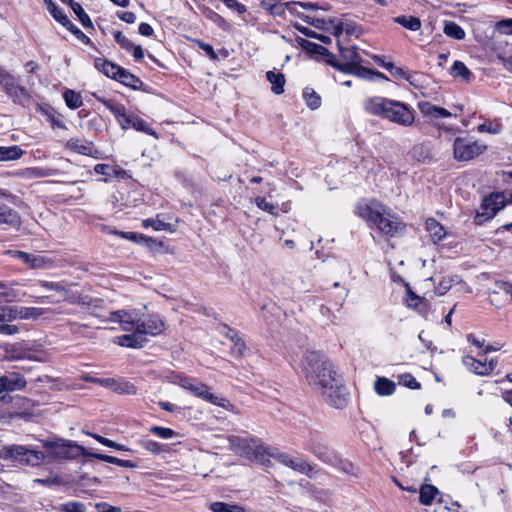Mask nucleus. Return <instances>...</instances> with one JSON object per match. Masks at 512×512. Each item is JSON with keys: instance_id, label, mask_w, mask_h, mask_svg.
I'll return each mask as SVG.
<instances>
[{"instance_id": "f257e3e1", "label": "nucleus", "mask_w": 512, "mask_h": 512, "mask_svg": "<svg viewBox=\"0 0 512 512\" xmlns=\"http://www.w3.org/2000/svg\"><path fill=\"white\" fill-rule=\"evenodd\" d=\"M301 369L308 385L323 401L336 409L348 403V393L334 364L322 353L307 351L301 360Z\"/></svg>"}, {"instance_id": "f03ea898", "label": "nucleus", "mask_w": 512, "mask_h": 512, "mask_svg": "<svg viewBox=\"0 0 512 512\" xmlns=\"http://www.w3.org/2000/svg\"><path fill=\"white\" fill-rule=\"evenodd\" d=\"M357 210L359 217L364 219L371 229H377L383 235L396 237L405 231V223L392 212L391 208L377 200L360 204Z\"/></svg>"}, {"instance_id": "7ed1b4c3", "label": "nucleus", "mask_w": 512, "mask_h": 512, "mask_svg": "<svg viewBox=\"0 0 512 512\" xmlns=\"http://www.w3.org/2000/svg\"><path fill=\"white\" fill-rule=\"evenodd\" d=\"M363 107L370 115L404 127L411 126L415 119L414 111L405 103L380 96L366 99Z\"/></svg>"}, {"instance_id": "20e7f679", "label": "nucleus", "mask_w": 512, "mask_h": 512, "mask_svg": "<svg viewBox=\"0 0 512 512\" xmlns=\"http://www.w3.org/2000/svg\"><path fill=\"white\" fill-rule=\"evenodd\" d=\"M42 447L46 450V458L53 460H74L79 456L93 458L94 455V452L82 445L65 439L42 440Z\"/></svg>"}, {"instance_id": "39448f33", "label": "nucleus", "mask_w": 512, "mask_h": 512, "mask_svg": "<svg viewBox=\"0 0 512 512\" xmlns=\"http://www.w3.org/2000/svg\"><path fill=\"white\" fill-rule=\"evenodd\" d=\"M228 440L234 453L249 460L263 463L266 455L274 456V449L264 447L257 438L230 436Z\"/></svg>"}, {"instance_id": "423d86ee", "label": "nucleus", "mask_w": 512, "mask_h": 512, "mask_svg": "<svg viewBox=\"0 0 512 512\" xmlns=\"http://www.w3.org/2000/svg\"><path fill=\"white\" fill-rule=\"evenodd\" d=\"M300 6L304 9L309 10H327V7L319 6L316 3L312 2H299V1H289V2H281V0L277 3V5H274L272 10L270 11V14L272 16H284L285 11L288 10L291 14L296 15L297 17L301 18L306 23L314 26L317 29H324L326 21L322 18H318L316 16H312L310 14H305L303 12L297 11L296 7Z\"/></svg>"}, {"instance_id": "0eeeda50", "label": "nucleus", "mask_w": 512, "mask_h": 512, "mask_svg": "<svg viewBox=\"0 0 512 512\" xmlns=\"http://www.w3.org/2000/svg\"><path fill=\"white\" fill-rule=\"evenodd\" d=\"M102 103L113 113L123 129L134 128L137 131L157 137L156 132L145 120L132 113H127L124 105L111 100H102Z\"/></svg>"}, {"instance_id": "6e6552de", "label": "nucleus", "mask_w": 512, "mask_h": 512, "mask_svg": "<svg viewBox=\"0 0 512 512\" xmlns=\"http://www.w3.org/2000/svg\"><path fill=\"white\" fill-rule=\"evenodd\" d=\"M305 449L311 452L319 460L330 465H336L339 462V456L329 446L327 437L318 431L309 432Z\"/></svg>"}, {"instance_id": "1a4fd4ad", "label": "nucleus", "mask_w": 512, "mask_h": 512, "mask_svg": "<svg viewBox=\"0 0 512 512\" xmlns=\"http://www.w3.org/2000/svg\"><path fill=\"white\" fill-rule=\"evenodd\" d=\"M179 384L182 388L188 390L194 396L201 398L213 405L226 409L231 405L226 398L219 397L211 393L209 387L197 379L184 377L180 379Z\"/></svg>"}, {"instance_id": "9d476101", "label": "nucleus", "mask_w": 512, "mask_h": 512, "mask_svg": "<svg viewBox=\"0 0 512 512\" xmlns=\"http://www.w3.org/2000/svg\"><path fill=\"white\" fill-rule=\"evenodd\" d=\"M4 458L18 461L23 465L39 466L46 459L44 452L29 449L23 445H10L3 449Z\"/></svg>"}, {"instance_id": "9b49d317", "label": "nucleus", "mask_w": 512, "mask_h": 512, "mask_svg": "<svg viewBox=\"0 0 512 512\" xmlns=\"http://www.w3.org/2000/svg\"><path fill=\"white\" fill-rule=\"evenodd\" d=\"M0 86L16 104L25 105L30 101V92L18 84L14 75L0 68Z\"/></svg>"}, {"instance_id": "f8f14e48", "label": "nucleus", "mask_w": 512, "mask_h": 512, "mask_svg": "<svg viewBox=\"0 0 512 512\" xmlns=\"http://www.w3.org/2000/svg\"><path fill=\"white\" fill-rule=\"evenodd\" d=\"M505 205L506 201L503 193L497 192L486 196L477 210L474 222L477 225H481L483 222L493 218Z\"/></svg>"}, {"instance_id": "ddd939ff", "label": "nucleus", "mask_w": 512, "mask_h": 512, "mask_svg": "<svg viewBox=\"0 0 512 512\" xmlns=\"http://www.w3.org/2000/svg\"><path fill=\"white\" fill-rule=\"evenodd\" d=\"M485 149V145L463 137H457L453 144L454 157L459 161H469L482 154Z\"/></svg>"}, {"instance_id": "4468645a", "label": "nucleus", "mask_w": 512, "mask_h": 512, "mask_svg": "<svg viewBox=\"0 0 512 512\" xmlns=\"http://www.w3.org/2000/svg\"><path fill=\"white\" fill-rule=\"evenodd\" d=\"M272 457L275 458L281 464L308 477H311L315 473L314 466L301 457H294L287 453H276L275 451L274 456Z\"/></svg>"}, {"instance_id": "2eb2a0df", "label": "nucleus", "mask_w": 512, "mask_h": 512, "mask_svg": "<svg viewBox=\"0 0 512 512\" xmlns=\"http://www.w3.org/2000/svg\"><path fill=\"white\" fill-rule=\"evenodd\" d=\"M338 47L340 51V56L344 63H340L338 61L331 60L329 63L336 68L339 71L346 72L350 71L353 66L357 64H361L362 58L358 52V47L351 46V47H343L338 42Z\"/></svg>"}, {"instance_id": "dca6fc26", "label": "nucleus", "mask_w": 512, "mask_h": 512, "mask_svg": "<svg viewBox=\"0 0 512 512\" xmlns=\"http://www.w3.org/2000/svg\"><path fill=\"white\" fill-rule=\"evenodd\" d=\"M26 384L24 376L18 372H9L0 376V400L6 401L7 395L5 393L21 391L26 387Z\"/></svg>"}, {"instance_id": "f3484780", "label": "nucleus", "mask_w": 512, "mask_h": 512, "mask_svg": "<svg viewBox=\"0 0 512 512\" xmlns=\"http://www.w3.org/2000/svg\"><path fill=\"white\" fill-rule=\"evenodd\" d=\"M136 329L143 337L157 336L165 330V324L158 315H151L144 319L140 318Z\"/></svg>"}, {"instance_id": "a211bd4d", "label": "nucleus", "mask_w": 512, "mask_h": 512, "mask_svg": "<svg viewBox=\"0 0 512 512\" xmlns=\"http://www.w3.org/2000/svg\"><path fill=\"white\" fill-rule=\"evenodd\" d=\"M462 363L468 368L470 372L481 376H486L492 373L497 365V361L494 359L487 361L485 358L484 361H482L477 360L472 356H464L462 358Z\"/></svg>"}, {"instance_id": "6ab92c4d", "label": "nucleus", "mask_w": 512, "mask_h": 512, "mask_svg": "<svg viewBox=\"0 0 512 512\" xmlns=\"http://www.w3.org/2000/svg\"><path fill=\"white\" fill-rule=\"evenodd\" d=\"M110 320L120 323L124 331H132L137 328L140 317L135 310H118L110 314Z\"/></svg>"}, {"instance_id": "aec40b11", "label": "nucleus", "mask_w": 512, "mask_h": 512, "mask_svg": "<svg viewBox=\"0 0 512 512\" xmlns=\"http://www.w3.org/2000/svg\"><path fill=\"white\" fill-rule=\"evenodd\" d=\"M34 402L26 397H18L14 403V410L10 413L11 419H24L30 421L34 416Z\"/></svg>"}, {"instance_id": "412c9836", "label": "nucleus", "mask_w": 512, "mask_h": 512, "mask_svg": "<svg viewBox=\"0 0 512 512\" xmlns=\"http://www.w3.org/2000/svg\"><path fill=\"white\" fill-rule=\"evenodd\" d=\"M20 261L30 269H50L55 266L52 258L46 257L40 253L24 252Z\"/></svg>"}, {"instance_id": "4be33fe9", "label": "nucleus", "mask_w": 512, "mask_h": 512, "mask_svg": "<svg viewBox=\"0 0 512 512\" xmlns=\"http://www.w3.org/2000/svg\"><path fill=\"white\" fill-rule=\"evenodd\" d=\"M6 358L9 360L29 359L44 362L45 358L36 356L27 351L21 344L11 345L6 349Z\"/></svg>"}, {"instance_id": "5701e85b", "label": "nucleus", "mask_w": 512, "mask_h": 512, "mask_svg": "<svg viewBox=\"0 0 512 512\" xmlns=\"http://www.w3.org/2000/svg\"><path fill=\"white\" fill-rule=\"evenodd\" d=\"M133 333L125 334L119 336L117 339V344L122 347L128 348H142L147 342L146 337H143L137 329H133Z\"/></svg>"}, {"instance_id": "b1692460", "label": "nucleus", "mask_w": 512, "mask_h": 512, "mask_svg": "<svg viewBox=\"0 0 512 512\" xmlns=\"http://www.w3.org/2000/svg\"><path fill=\"white\" fill-rule=\"evenodd\" d=\"M66 148L86 156H92L96 152L92 142L80 138H71L66 142Z\"/></svg>"}, {"instance_id": "393cba45", "label": "nucleus", "mask_w": 512, "mask_h": 512, "mask_svg": "<svg viewBox=\"0 0 512 512\" xmlns=\"http://www.w3.org/2000/svg\"><path fill=\"white\" fill-rule=\"evenodd\" d=\"M418 109L425 117H430V118H434V119L448 118V117L452 116L451 112H449L448 110H446L442 107L433 105L427 101L419 102Z\"/></svg>"}, {"instance_id": "a878e982", "label": "nucleus", "mask_w": 512, "mask_h": 512, "mask_svg": "<svg viewBox=\"0 0 512 512\" xmlns=\"http://www.w3.org/2000/svg\"><path fill=\"white\" fill-rule=\"evenodd\" d=\"M43 314L42 308L37 307H18L13 306L9 308V317L13 319H29L38 318Z\"/></svg>"}, {"instance_id": "bb28decb", "label": "nucleus", "mask_w": 512, "mask_h": 512, "mask_svg": "<svg viewBox=\"0 0 512 512\" xmlns=\"http://www.w3.org/2000/svg\"><path fill=\"white\" fill-rule=\"evenodd\" d=\"M116 80L134 90H145V84L140 80V78L123 67L121 68Z\"/></svg>"}, {"instance_id": "cd10ccee", "label": "nucleus", "mask_w": 512, "mask_h": 512, "mask_svg": "<svg viewBox=\"0 0 512 512\" xmlns=\"http://www.w3.org/2000/svg\"><path fill=\"white\" fill-rule=\"evenodd\" d=\"M0 224H7L13 228H19L21 219L15 210L7 205H0Z\"/></svg>"}, {"instance_id": "c85d7f7f", "label": "nucleus", "mask_w": 512, "mask_h": 512, "mask_svg": "<svg viewBox=\"0 0 512 512\" xmlns=\"http://www.w3.org/2000/svg\"><path fill=\"white\" fill-rule=\"evenodd\" d=\"M94 64L99 71H101L104 75L114 80H116L122 68L121 66L103 58H96Z\"/></svg>"}, {"instance_id": "c756f323", "label": "nucleus", "mask_w": 512, "mask_h": 512, "mask_svg": "<svg viewBox=\"0 0 512 512\" xmlns=\"http://www.w3.org/2000/svg\"><path fill=\"white\" fill-rule=\"evenodd\" d=\"M266 79L271 84V90L276 95H281L284 93L286 79L283 73L268 71L266 73Z\"/></svg>"}, {"instance_id": "7c9ffc66", "label": "nucleus", "mask_w": 512, "mask_h": 512, "mask_svg": "<svg viewBox=\"0 0 512 512\" xmlns=\"http://www.w3.org/2000/svg\"><path fill=\"white\" fill-rule=\"evenodd\" d=\"M395 383L387 378L378 377L374 383V389L380 396H389L395 392Z\"/></svg>"}, {"instance_id": "2f4dec72", "label": "nucleus", "mask_w": 512, "mask_h": 512, "mask_svg": "<svg viewBox=\"0 0 512 512\" xmlns=\"http://www.w3.org/2000/svg\"><path fill=\"white\" fill-rule=\"evenodd\" d=\"M426 229L429 231L434 243L441 241L446 235L444 227L433 218L427 219Z\"/></svg>"}, {"instance_id": "473e14b6", "label": "nucleus", "mask_w": 512, "mask_h": 512, "mask_svg": "<svg viewBox=\"0 0 512 512\" xmlns=\"http://www.w3.org/2000/svg\"><path fill=\"white\" fill-rule=\"evenodd\" d=\"M412 157L419 162L429 163L432 160L431 149L428 145L417 144L412 148Z\"/></svg>"}, {"instance_id": "72a5a7b5", "label": "nucleus", "mask_w": 512, "mask_h": 512, "mask_svg": "<svg viewBox=\"0 0 512 512\" xmlns=\"http://www.w3.org/2000/svg\"><path fill=\"white\" fill-rule=\"evenodd\" d=\"M93 458L107 462V463L115 464V465H118V466L124 467V468H136L137 467V464L131 460H123V459H119L117 457L109 456V455L102 454V453L94 452Z\"/></svg>"}, {"instance_id": "f704fd0d", "label": "nucleus", "mask_w": 512, "mask_h": 512, "mask_svg": "<svg viewBox=\"0 0 512 512\" xmlns=\"http://www.w3.org/2000/svg\"><path fill=\"white\" fill-rule=\"evenodd\" d=\"M24 151L17 145L0 146V161H12L22 157Z\"/></svg>"}, {"instance_id": "c9c22d12", "label": "nucleus", "mask_w": 512, "mask_h": 512, "mask_svg": "<svg viewBox=\"0 0 512 512\" xmlns=\"http://www.w3.org/2000/svg\"><path fill=\"white\" fill-rule=\"evenodd\" d=\"M39 285L47 290H53L57 292L62 299L68 297V285L65 282H53V281H39Z\"/></svg>"}, {"instance_id": "e433bc0d", "label": "nucleus", "mask_w": 512, "mask_h": 512, "mask_svg": "<svg viewBox=\"0 0 512 512\" xmlns=\"http://www.w3.org/2000/svg\"><path fill=\"white\" fill-rule=\"evenodd\" d=\"M443 32L445 33L446 36L456 40H462L465 38L466 35L463 28L453 21L445 22Z\"/></svg>"}, {"instance_id": "4c0bfd02", "label": "nucleus", "mask_w": 512, "mask_h": 512, "mask_svg": "<svg viewBox=\"0 0 512 512\" xmlns=\"http://www.w3.org/2000/svg\"><path fill=\"white\" fill-rule=\"evenodd\" d=\"M438 489L429 484H424L420 488V502L423 505H430L432 501L434 500L435 496L438 494Z\"/></svg>"}, {"instance_id": "58836bf2", "label": "nucleus", "mask_w": 512, "mask_h": 512, "mask_svg": "<svg viewBox=\"0 0 512 512\" xmlns=\"http://www.w3.org/2000/svg\"><path fill=\"white\" fill-rule=\"evenodd\" d=\"M113 391L118 394L135 395L137 393V388L133 383L125 379H115Z\"/></svg>"}, {"instance_id": "ea45409f", "label": "nucleus", "mask_w": 512, "mask_h": 512, "mask_svg": "<svg viewBox=\"0 0 512 512\" xmlns=\"http://www.w3.org/2000/svg\"><path fill=\"white\" fill-rule=\"evenodd\" d=\"M70 7L73 10V12L76 14V16L78 17L81 24L85 28L93 27L90 17L88 16V14L84 11L82 6L78 2H76L74 0H70Z\"/></svg>"}, {"instance_id": "a19ab883", "label": "nucleus", "mask_w": 512, "mask_h": 512, "mask_svg": "<svg viewBox=\"0 0 512 512\" xmlns=\"http://www.w3.org/2000/svg\"><path fill=\"white\" fill-rule=\"evenodd\" d=\"M303 98L306 105L312 110H316L321 106V98L312 88L306 87L304 89Z\"/></svg>"}, {"instance_id": "79ce46f5", "label": "nucleus", "mask_w": 512, "mask_h": 512, "mask_svg": "<svg viewBox=\"0 0 512 512\" xmlns=\"http://www.w3.org/2000/svg\"><path fill=\"white\" fill-rule=\"evenodd\" d=\"M210 510L213 512H245L244 507L237 504H228L216 501L210 504Z\"/></svg>"}, {"instance_id": "37998d69", "label": "nucleus", "mask_w": 512, "mask_h": 512, "mask_svg": "<svg viewBox=\"0 0 512 512\" xmlns=\"http://www.w3.org/2000/svg\"><path fill=\"white\" fill-rule=\"evenodd\" d=\"M395 22L411 31H418L421 28L420 19L414 16H398Z\"/></svg>"}, {"instance_id": "c03bdc74", "label": "nucleus", "mask_w": 512, "mask_h": 512, "mask_svg": "<svg viewBox=\"0 0 512 512\" xmlns=\"http://www.w3.org/2000/svg\"><path fill=\"white\" fill-rule=\"evenodd\" d=\"M451 74L453 77H461L463 80L468 81L472 73L467 66L461 61H455L451 67Z\"/></svg>"}, {"instance_id": "a18cd8bd", "label": "nucleus", "mask_w": 512, "mask_h": 512, "mask_svg": "<svg viewBox=\"0 0 512 512\" xmlns=\"http://www.w3.org/2000/svg\"><path fill=\"white\" fill-rule=\"evenodd\" d=\"M63 98L66 105L71 109H77L83 104L81 95L73 90L65 91Z\"/></svg>"}, {"instance_id": "49530a36", "label": "nucleus", "mask_w": 512, "mask_h": 512, "mask_svg": "<svg viewBox=\"0 0 512 512\" xmlns=\"http://www.w3.org/2000/svg\"><path fill=\"white\" fill-rule=\"evenodd\" d=\"M19 300L18 293L7 284L0 282V301L14 302Z\"/></svg>"}, {"instance_id": "de8ad7c7", "label": "nucleus", "mask_w": 512, "mask_h": 512, "mask_svg": "<svg viewBox=\"0 0 512 512\" xmlns=\"http://www.w3.org/2000/svg\"><path fill=\"white\" fill-rule=\"evenodd\" d=\"M44 3L47 6L48 11L53 16V18L62 24L68 18L62 9L57 7V5L53 2V0H44Z\"/></svg>"}, {"instance_id": "09e8293b", "label": "nucleus", "mask_w": 512, "mask_h": 512, "mask_svg": "<svg viewBox=\"0 0 512 512\" xmlns=\"http://www.w3.org/2000/svg\"><path fill=\"white\" fill-rule=\"evenodd\" d=\"M347 74L356 75L360 78H371L372 75L383 76L380 72H374L369 68H365L360 64L353 66L350 71H346Z\"/></svg>"}, {"instance_id": "8fccbe9b", "label": "nucleus", "mask_w": 512, "mask_h": 512, "mask_svg": "<svg viewBox=\"0 0 512 512\" xmlns=\"http://www.w3.org/2000/svg\"><path fill=\"white\" fill-rule=\"evenodd\" d=\"M62 25L69 30L77 39L83 43L88 44L90 38L86 36L77 26H75L68 18L62 23Z\"/></svg>"}, {"instance_id": "3c124183", "label": "nucleus", "mask_w": 512, "mask_h": 512, "mask_svg": "<svg viewBox=\"0 0 512 512\" xmlns=\"http://www.w3.org/2000/svg\"><path fill=\"white\" fill-rule=\"evenodd\" d=\"M206 17L224 31L228 30L230 27L226 19L213 10H209L206 13Z\"/></svg>"}, {"instance_id": "603ef678", "label": "nucleus", "mask_w": 512, "mask_h": 512, "mask_svg": "<svg viewBox=\"0 0 512 512\" xmlns=\"http://www.w3.org/2000/svg\"><path fill=\"white\" fill-rule=\"evenodd\" d=\"M150 432L154 435L162 438V439H171L176 433L171 428L161 427V426H152L150 427Z\"/></svg>"}, {"instance_id": "864d4df0", "label": "nucleus", "mask_w": 512, "mask_h": 512, "mask_svg": "<svg viewBox=\"0 0 512 512\" xmlns=\"http://www.w3.org/2000/svg\"><path fill=\"white\" fill-rule=\"evenodd\" d=\"M114 39L127 52L132 51V48H134V43L120 31L114 33Z\"/></svg>"}, {"instance_id": "5fc2aeb1", "label": "nucleus", "mask_w": 512, "mask_h": 512, "mask_svg": "<svg viewBox=\"0 0 512 512\" xmlns=\"http://www.w3.org/2000/svg\"><path fill=\"white\" fill-rule=\"evenodd\" d=\"M143 226L146 228L152 227L156 231H162V230H167L169 227V224L165 223L164 221L160 220L159 217H157L156 219H152V218L145 219L143 221Z\"/></svg>"}, {"instance_id": "6e6d98bb", "label": "nucleus", "mask_w": 512, "mask_h": 512, "mask_svg": "<svg viewBox=\"0 0 512 512\" xmlns=\"http://www.w3.org/2000/svg\"><path fill=\"white\" fill-rule=\"evenodd\" d=\"M399 383L406 387H409L411 389H419L420 388V383L410 373H405V374L400 375Z\"/></svg>"}, {"instance_id": "4d7b16f0", "label": "nucleus", "mask_w": 512, "mask_h": 512, "mask_svg": "<svg viewBox=\"0 0 512 512\" xmlns=\"http://www.w3.org/2000/svg\"><path fill=\"white\" fill-rule=\"evenodd\" d=\"M59 509L63 512H85V505L81 502L71 501L61 504Z\"/></svg>"}, {"instance_id": "13d9d810", "label": "nucleus", "mask_w": 512, "mask_h": 512, "mask_svg": "<svg viewBox=\"0 0 512 512\" xmlns=\"http://www.w3.org/2000/svg\"><path fill=\"white\" fill-rule=\"evenodd\" d=\"M493 49L497 53L498 58L503 62V65L512 72V55H508L506 51H501L496 42L494 43Z\"/></svg>"}, {"instance_id": "bf43d9fd", "label": "nucleus", "mask_w": 512, "mask_h": 512, "mask_svg": "<svg viewBox=\"0 0 512 512\" xmlns=\"http://www.w3.org/2000/svg\"><path fill=\"white\" fill-rule=\"evenodd\" d=\"M255 204L257 205L258 208H260L261 210L263 211H266L272 215H276L277 214V206H275L274 204L270 203V202H267L265 200V198H262V197H256L255 198Z\"/></svg>"}, {"instance_id": "052dcab7", "label": "nucleus", "mask_w": 512, "mask_h": 512, "mask_svg": "<svg viewBox=\"0 0 512 512\" xmlns=\"http://www.w3.org/2000/svg\"><path fill=\"white\" fill-rule=\"evenodd\" d=\"M495 30L501 35L512 34V19H504L496 23Z\"/></svg>"}, {"instance_id": "680f3d73", "label": "nucleus", "mask_w": 512, "mask_h": 512, "mask_svg": "<svg viewBox=\"0 0 512 512\" xmlns=\"http://www.w3.org/2000/svg\"><path fill=\"white\" fill-rule=\"evenodd\" d=\"M296 29L302 33L303 35L307 36V37H311V38H316L318 40H320L321 42L323 43H328L330 42V38L328 36H325V35H320V34H317L316 32L314 31H311L309 28L307 27H303V26H298L296 25L295 26Z\"/></svg>"}, {"instance_id": "e2e57ef3", "label": "nucleus", "mask_w": 512, "mask_h": 512, "mask_svg": "<svg viewBox=\"0 0 512 512\" xmlns=\"http://www.w3.org/2000/svg\"><path fill=\"white\" fill-rule=\"evenodd\" d=\"M383 66L389 70L391 72L392 75L396 76V77H400V78H404L408 81H410V77L411 75L408 74L404 69L400 68V67H395L393 65V63H386V64H383Z\"/></svg>"}, {"instance_id": "0e129e2a", "label": "nucleus", "mask_w": 512, "mask_h": 512, "mask_svg": "<svg viewBox=\"0 0 512 512\" xmlns=\"http://www.w3.org/2000/svg\"><path fill=\"white\" fill-rule=\"evenodd\" d=\"M231 342H232L231 354L236 357L242 356L246 349V345H245L244 341L239 337L235 340H232Z\"/></svg>"}, {"instance_id": "69168bd1", "label": "nucleus", "mask_w": 512, "mask_h": 512, "mask_svg": "<svg viewBox=\"0 0 512 512\" xmlns=\"http://www.w3.org/2000/svg\"><path fill=\"white\" fill-rule=\"evenodd\" d=\"M140 445L147 451L152 452L154 454L160 453L162 451L161 444L151 439H144L140 442Z\"/></svg>"}, {"instance_id": "338daca9", "label": "nucleus", "mask_w": 512, "mask_h": 512, "mask_svg": "<svg viewBox=\"0 0 512 512\" xmlns=\"http://www.w3.org/2000/svg\"><path fill=\"white\" fill-rule=\"evenodd\" d=\"M344 32L348 36H355L358 38L361 35L362 29L359 25L354 22H344Z\"/></svg>"}, {"instance_id": "774afa93", "label": "nucleus", "mask_w": 512, "mask_h": 512, "mask_svg": "<svg viewBox=\"0 0 512 512\" xmlns=\"http://www.w3.org/2000/svg\"><path fill=\"white\" fill-rule=\"evenodd\" d=\"M455 279L452 277L443 278V280L435 288L438 295H444L451 287Z\"/></svg>"}]
</instances>
